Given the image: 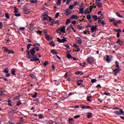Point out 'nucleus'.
I'll return each mask as SVG.
<instances>
[{
    "instance_id": "1",
    "label": "nucleus",
    "mask_w": 124,
    "mask_h": 124,
    "mask_svg": "<svg viewBox=\"0 0 124 124\" xmlns=\"http://www.w3.org/2000/svg\"><path fill=\"white\" fill-rule=\"evenodd\" d=\"M27 53V57L28 58L31 59L30 61L31 62H37L38 61L39 62H40V61H39V59L37 58V56L35 55L34 54L35 53V51L33 48L32 49L30 50V52L29 50H27L26 51Z\"/></svg>"
},
{
    "instance_id": "2",
    "label": "nucleus",
    "mask_w": 124,
    "mask_h": 124,
    "mask_svg": "<svg viewBox=\"0 0 124 124\" xmlns=\"http://www.w3.org/2000/svg\"><path fill=\"white\" fill-rule=\"evenodd\" d=\"M118 110H115L114 111L115 114L117 115H124V111H123L122 109L119 108Z\"/></svg>"
},
{
    "instance_id": "3",
    "label": "nucleus",
    "mask_w": 124,
    "mask_h": 124,
    "mask_svg": "<svg viewBox=\"0 0 124 124\" xmlns=\"http://www.w3.org/2000/svg\"><path fill=\"white\" fill-rule=\"evenodd\" d=\"M23 13L26 15H29L31 12L30 9H28L26 7H24L23 8Z\"/></svg>"
},
{
    "instance_id": "4",
    "label": "nucleus",
    "mask_w": 124,
    "mask_h": 124,
    "mask_svg": "<svg viewBox=\"0 0 124 124\" xmlns=\"http://www.w3.org/2000/svg\"><path fill=\"white\" fill-rule=\"evenodd\" d=\"M80 108L82 109H92V107L91 106H86L83 104L80 105Z\"/></svg>"
},
{
    "instance_id": "5",
    "label": "nucleus",
    "mask_w": 124,
    "mask_h": 124,
    "mask_svg": "<svg viewBox=\"0 0 124 124\" xmlns=\"http://www.w3.org/2000/svg\"><path fill=\"white\" fill-rule=\"evenodd\" d=\"M109 21L110 22H113V25L117 27H118V23L116 22V19L115 18H113L112 19L109 18Z\"/></svg>"
},
{
    "instance_id": "6",
    "label": "nucleus",
    "mask_w": 124,
    "mask_h": 124,
    "mask_svg": "<svg viewBox=\"0 0 124 124\" xmlns=\"http://www.w3.org/2000/svg\"><path fill=\"white\" fill-rule=\"evenodd\" d=\"M98 28H97V26L95 25L94 26V25H93L92 26L91 28V31L92 33L94 32L95 31H96V30H97Z\"/></svg>"
},
{
    "instance_id": "7",
    "label": "nucleus",
    "mask_w": 124,
    "mask_h": 124,
    "mask_svg": "<svg viewBox=\"0 0 124 124\" xmlns=\"http://www.w3.org/2000/svg\"><path fill=\"white\" fill-rule=\"evenodd\" d=\"M113 58V56L112 55H107V62H110L111 61H112V58Z\"/></svg>"
},
{
    "instance_id": "8",
    "label": "nucleus",
    "mask_w": 124,
    "mask_h": 124,
    "mask_svg": "<svg viewBox=\"0 0 124 124\" xmlns=\"http://www.w3.org/2000/svg\"><path fill=\"white\" fill-rule=\"evenodd\" d=\"M65 12H66V16H69L72 13V11L69 9L65 10Z\"/></svg>"
},
{
    "instance_id": "9",
    "label": "nucleus",
    "mask_w": 124,
    "mask_h": 124,
    "mask_svg": "<svg viewBox=\"0 0 124 124\" xmlns=\"http://www.w3.org/2000/svg\"><path fill=\"white\" fill-rule=\"evenodd\" d=\"M98 23L99 24H101L103 26H105V25H107V23H105V22L103 20H98Z\"/></svg>"
},
{
    "instance_id": "10",
    "label": "nucleus",
    "mask_w": 124,
    "mask_h": 124,
    "mask_svg": "<svg viewBox=\"0 0 124 124\" xmlns=\"http://www.w3.org/2000/svg\"><path fill=\"white\" fill-rule=\"evenodd\" d=\"M93 62V60L92 58H87V62L89 64L92 63Z\"/></svg>"
},
{
    "instance_id": "11",
    "label": "nucleus",
    "mask_w": 124,
    "mask_h": 124,
    "mask_svg": "<svg viewBox=\"0 0 124 124\" xmlns=\"http://www.w3.org/2000/svg\"><path fill=\"white\" fill-rule=\"evenodd\" d=\"M123 41H121V40L120 39H118V41L116 42V44H119L121 46H123Z\"/></svg>"
},
{
    "instance_id": "12",
    "label": "nucleus",
    "mask_w": 124,
    "mask_h": 124,
    "mask_svg": "<svg viewBox=\"0 0 124 124\" xmlns=\"http://www.w3.org/2000/svg\"><path fill=\"white\" fill-rule=\"evenodd\" d=\"M92 117H93V113L92 112H89L87 113V117L88 119L91 118Z\"/></svg>"
},
{
    "instance_id": "13",
    "label": "nucleus",
    "mask_w": 124,
    "mask_h": 124,
    "mask_svg": "<svg viewBox=\"0 0 124 124\" xmlns=\"http://www.w3.org/2000/svg\"><path fill=\"white\" fill-rule=\"evenodd\" d=\"M60 31H61V32H63L64 33H65V27L64 26L62 27V28H60Z\"/></svg>"
},
{
    "instance_id": "14",
    "label": "nucleus",
    "mask_w": 124,
    "mask_h": 124,
    "mask_svg": "<svg viewBox=\"0 0 124 124\" xmlns=\"http://www.w3.org/2000/svg\"><path fill=\"white\" fill-rule=\"evenodd\" d=\"M46 38L47 40L48 41H50L52 40L51 38L50 37V35H49L48 34H46Z\"/></svg>"
},
{
    "instance_id": "15",
    "label": "nucleus",
    "mask_w": 124,
    "mask_h": 124,
    "mask_svg": "<svg viewBox=\"0 0 124 124\" xmlns=\"http://www.w3.org/2000/svg\"><path fill=\"white\" fill-rule=\"evenodd\" d=\"M75 74L77 75H83L84 74L83 72L82 71H76L75 72Z\"/></svg>"
},
{
    "instance_id": "16",
    "label": "nucleus",
    "mask_w": 124,
    "mask_h": 124,
    "mask_svg": "<svg viewBox=\"0 0 124 124\" xmlns=\"http://www.w3.org/2000/svg\"><path fill=\"white\" fill-rule=\"evenodd\" d=\"M20 97H21V93H17L16 95V100H19Z\"/></svg>"
},
{
    "instance_id": "17",
    "label": "nucleus",
    "mask_w": 124,
    "mask_h": 124,
    "mask_svg": "<svg viewBox=\"0 0 124 124\" xmlns=\"http://www.w3.org/2000/svg\"><path fill=\"white\" fill-rule=\"evenodd\" d=\"M71 18L72 19H76V20H78V16H77V15H73L71 16Z\"/></svg>"
},
{
    "instance_id": "18",
    "label": "nucleus",
    "mask_w": 124,
    "mask_h": 124,
    "mask_svg": "<svg viewBox=\"0 0 124 124\" xmlns=\"http://www.w3.org/2000/svg\"><path fill=\"white\" fill-rule=\"evenodd\" d=\"M96 4L99 8H102L103 6V3L101 2H97Z\"/></svg>"
},
{
    "instance_id": "19",
    "label": "nucleus",
    "mask_w": 124,
    "mask_h": 124,
    "mask_svg": "<svg viewBox=\"0 0 124 124\" xmlns=\"http://www.w3.org/2000/svg\"><path fill=\"white\" fill-rule=\"evenodd\" d=\"M92 18L94 20V21H96L98 19L97 16V15L93 16Z\"/></svg>"
},
{
    "instance_id": "20",
    "label": "nucleus",
    "mask_w": 124,
    "mask_h": 124,
    "mask_svg": "<svg viewBox=\"0 0 124 124\" xmlns=\"http://www.w3.org/2000/svg\"><path fill=\"white\" fill-rule=\"evenodd\" d=\"M100 16L98 17V20H102V19H104V14H101Z\"/></svg>"
},
{
    "instance_id": "21",
    "label": "nucleus",
    "mask_w": 124,
    "mask_h": 124,
    "mask_svg": "<svg viewBox=\"0 0 124 124\" xmlns=\"http://www.w3.org/2000/svg\"><path fill=\"white\" fill-rule=\"evenodd\" d=\"M74 121L73 118H69V124H73Z\"/></svg>"
},
{
    "instance_id": "22",
    "label": "nucleus",
    "mask_w": 124,
    "mask_h": 124,
    "mask_svg": "<svg viewBox=\"0 0 124 124\" xmlns=\"http://www.w3.org/2000/svg\"><path fill=\"white\" fill-rule=\"evenodd\" d=\"M78 40L77 41V43L79 45H81L82 44V40L80 39V38H78Z\"/></svg>"
},
{
    "instance_id": "23",
    "label": "nucleus",
    "mask_w": 124,
    "mask_h": 124,
    "mask_svg": "<svg viewBox=\"0 0 124 124\" xmlns=\"http://www.w3.org/2000/svg\"><path fill=\"white\" fill-rule=\"evenodd\" d=\"M4 73H8L9 72V69L8 67H6L3 71Z\"/></svg>"
},
{
    "instance_id": "24",
    "label": "nucleus",
    "mask_w": 124,
    "mask_h": 124,
    "mask_svg": "<svg viewBox=\"0 0 124 124\" xmlns=\"http://www.w3.org/2000/svg\"><path fill=\"white\" fill-rule=\"evenodd\" d=\"M116 15L118 17H120V18H124V17L121 16L119 12H116Z\"/></svg>"
},
{
    "instance_id": "25",
    "label": "nucleus",
    "mask_w": 124,
    "mask_h": 124,
    "mask_svg": "<svg viewBox=\"0 0 124 124\" xmlns=\"http://www.w3.org/2000/svg\"><path fill=\"white\" fill-rule=\"evenodd\" d=\"M84 14L85 15L90 14V12L89 11V8L86 9V10L84 11Z\"/></svg>"
},
{
    "instance_id": "26",
    "label": "nucleus",
    "mask_w": 124,
    "mask_h": 124,
    "mask_svg": "<svg viewBox=\"0 0 124 124\" xmlns=\"http://www.w3.org/2000/svg\"><path fill=\"white\" fill-rule=\"evenodd\" d=\"M51 53H52L53 55H55V54H58V53H57L55 50L54 49H52L51 50Z\"/></svg>"
},
{
    "instance_id": "27",
    "label": "nucleus",
    "mask_w": 124,
    "mask_h": 124,
    "mask_svg": "<svg viewBox=\"0 0 124 124\" xmlns=\"http://www.w3.org/2000/svg\"><path fill=\"white\" fill-rule=\"evenodd\" d=\"M121 71V69L119 68H115V69L113 71V72H116V73H118L119 72H120Z\"/></svg>"
},
{
    "instance_id": "28",
    "label": "nucleus",
    "mask_w": 124,
    "mask_h": 124,
    "mask_svg": "<svg viewBox=\"0 0 124 124\" xmlns=\"http://www.w3.org/2000/svg\"><path fill=\"white\" fill-rule=\"evenodd\" d=\"M79 12L81 14H84V8H80Z\"/></svg>"
},
{
    "instance_id": "29",
    "label": "nucleus",
    "mask_w": 124,
    "mask_h": 124,
    "mask_svg": "<svg viewBox=\"0 0 124 124\" xmlns=\"http://www.w3.org/2000/svg\"><path fill=\"white\" fill-rule=\"evenodd\" d=\"M77 28L79 30H82L83 29V27L82 26H80V25H77Z\"/></svg>"
},
{
    "instance_id": "30",
    "label": "nucleus",
    "mask_w": 124,
    "mask_h": 124,
    "mask_svg": "<svg viewBox=\"0 0 124 124\" xmlns=\"http://www.w3.org/2000/svg\"><path fill=\"white\" fill-rule=\"evenodd\" d=\"M17 103L16 104V106H17V107H19L21 105V100H19V101H17Z\"/></svg>"
},
{
    "instance_id": "31",
    "label": "nucleus",
    "mask_w": 124,
    "mask_h": 124,
    "mask_svg": "<svg viewBox=\"0 0 124 124\" xmlns=\"http://www.w3.org/2000/svg\"><path fill=\"white\" fill-rule=\"evenodd\" d=\"M49 43H50V45L52 46L53 47H54L55 46V43H54V42H53V41H52L51 42H50Z\"/></svg>"
},
{
    "instance_id": "32",
    "label": "nucleus",
    "mask_w": 124,
    "mask_h": 124,
    "mask_svg": "<svg viewBox=\"0 0 124 124\" xmlns=\"http://www.w3.org/2000/svg\"><path fill=\"white\" fill-rule=\"evenodd\" d=\"M67 58H68V59H72L73 57L72 56V55L71 54H70L69 53H68V54H67Z\"/></svg>"
},
{
    "instance_id": "33",
    "label": "nucleus",
    "mask_w": 124,
    "mask_h": 124,
    "mask_svg": "<svg viewBox=\"0 0 124 124\" xmlns=\"http://www.w3.org/2000/svg\"><path fill=\"white\" fill-rule=\"evenodd\" d=\"M57 4L58 6H60L61 5L62 0H57Z\"/></svg>"
},
{
    "instance_id": "34",
    "label": "nucleus",
    "mask_w": 124,
    "mask_h": 124,
    "mask_svg": "<svg viewBox=\"0 0 124 124\" xmlns=\"http://www.w3.org/2000/svg\"><path fill=\"white\" fill-rule=\"evenodd\" d=\"M80 117H81L80 115H76V116H74V119H78V118H80Z\"/></svg>"
},
{
    "instance_id": "35",
    "label": "nucleus",
    "mask_w": 124,
    "mask_h": 124,
    "mask_svg": "<svg viewBox=\"0 0 124 124\" xmlns=\"http://www.w3.org/2000/svg\"><path fill=\"white\" fill-rule=\"evenodd\" d=\"M86 18L88 20H91L92 19V16L90 15H88L86 16Z\"/></svg>"
},
{
    "instance_id": "36",
    "label": "nucleus",
    "mask_w": 124,
    "mask_h": 124,
    "mask_svg": "<svg viewBox=\"0 0 124 124\" xmlns=\"http://www.w3.org/2000/svg\"><path fill=\"white\" fill-rule=\"evenodd\" d=\"M92 98V96H87V101L88 102H91L92 100L90 98Z\"/></svg>"
},
{
    "instance_id": "37",
    "label": "nucleus",
    "mask_w": 124,
    "mask_h": 124,
    "mask_svg": "<svg viewBox=\"0 0 124 124\" xmlns=\"http://www.w3.org/2000/svg\"><path fill=\"white\" fill-rule=\"evenodd\" d=\"M74 5H70L69 6V9L70 10H73L74 9Z\"/></svg>"
},
{
    "instance_id": "38",
    "label": "nucleus",
    "mask_w": 124,
    "mask_h": 124,
    "mask_svg": "<svg viewBox=\"0 0 124 124\" xmlns=\"http://www.w3.org/2000/svg\"><path fill=\"white\" fill-rule=\"evenodd\" d=\"M78 4H79L78 2V1H74V4H73V6H76L77 5H78Z\"/></svg>"
},
{
    "instance_id": "39",
    "label": "nucleus",
    "mask_w": 124,
    "mask_h": 124,
    "mask_svg": "<svg viewBox=\"0 0 124 124\" xmlns=\"http://www.w3.org/2000/svg\"><path fill=\"white\" fill-rule=\"evenodd\" d=\"M31 46H32V45H31V44H28V45H27V49L29 50L30 48V47Z\"/></svg>"
},
{
    "instance_id": "40",
    "label": "nucleus",
    "mask_w": 124,
    "mask_h": 124,
    "mask_svg": "<svg viewBox=\"0 0 124 124\" xmlns=\"http://www.w3.org/2000/svg\"><path fill=\"white\" fill-rule=\"evenodd\" d=\"M70 23V20L69 19H67V21H66V25H68Z\"/></svg>"
},
{
    "instance_id": "41",
    "label": "nucleus",
    "mask_w": 124,
    "mask_h": 124,
    "mask_svg": "<svg viewBox=\"0 0 124 124\" xmlns=\"http://www.w3.org/2000/svg\"><path fill=\"white\" fill-rule=\"evenodd\" d=\"M12 74L13 75H16V74H15V69H12Z\"/></svg>"
},
{
    "instance_id": "42",
    "label": "nucleus",
    "mask_w": 124,
    "mask_h": 124,
    "mask_svg": "<svg viewBox=\"0 0 124 124\" xmlns=\"http://www.w3.org/2000/svg\"><path fill=\"white\" fill-rule=\"evenodd\" d=\"M31 3L36 4L37 3V0H31Z\"/></svg>"
},
{
    "instance_id": "43",
    "label": "nucleus",
    "mask_w": 124,
    "mask_h": 124,
    "mask_svg": "<svg viewBox=\"0 0 124 124\" xmlns=\"http://www.w3.org/2000/svg\"><path fill=\"white\" fill-rule=\"evenodd\" d=\"M39 118H41V119H44V116L42 114H40L39 115Z\"/></svg>"
},
{
    "instance_id": "44",
    "label": "nucleus",
    "mask_w": 124,
    "mask_h": 124,
    "mask_svg": "<svg viewBox=\"0 0 124 124\" xmlns=\"http://www.w3.org/2000/svg\"><path fill=\"white\" fill-rule=\"evenodd\" d=\"M72 25L70 24L69 26H68V28H67V30L69 31L70 29H71L72 28Z\"/></svg>"
},
{
    "instance_id": "45",
    "label": "nucleus",
    "mask_w": 124,
    "mask_h": 124,
    "mask_svg": "<svg viewBox=\"0 0 124 124\" xmlns=\"http://www.w3.org/2000/svg\"><path fill=\"white\" fill-rule=\"evenodd\" d=\"M115 66L116 67L119 68V62H118V61L115 62Z\"/></svg>"
},
{
    "instance_id": "46",
    "label": "nucleus",
    "mask_w": 124,
    "mask_h": 124,
    "mask_svg": "<svg viewBox=\"0 0 124 124\" xmlns=\"http://www.w3.org/2000/svg\"><path fill=\"white\" fill-rule=\"evenodd\" d=\"M64 46H65V47H67V48L70 49V46H69V45H68V44H66V45H65Z\"/></svg>"
},
{
    "instance_id": "47",
    "label": "nucleus",
    "mask_w": 124,
    "mask_h": 124,
    "mask_svg": "<svg viewBox=\"0 0 124 124\" xmlns=\"http://www.w3.org/2000/svg\"><path fill=\"white\" fill-rule=\"evenodd\" d=\"M104 94L106 96H110V93L105 92L104 93Z\"/></svg>"
},
{
    "instance_id": "48",
    "label": "nucleus",
    "mask_w": 124,
    "mask_h": 124,
    "mask_svg": "<svg viewBox=\"0 0 124 124\" xmlns=\"http://www.w3.org/2000/svg\"><path fill=\"white\" fill-rule=\"evenodd\" d=\"M49 64V62L48 61H46L44 63V66H46V65H47Z\"/></svg>"
},
{
    "instance_id": "49",
    "label": "nucleus",
    "mask_w": 124,
    "mask_h": 124,
    "mask_svg": "<svg viewBox=\"0 0 124 124\" xmlns=\"http://www.w3.org/2000/svg\"><path fill=\"white\" fill-rule=\"evenodd\" d=\"M97 81V80L96 79H93L91 80V82L92 83H95Z\"/></svg>"
},
{
    "instance_id": "50",
    "label": "nucleus",
    "mask_w": 124,
    "mask_h": 124,
    "mask_svg": "<svg viewBox=\"0 0 124 124\" xmlns=\"http://www.w3.org/2000/svg\"><path fill=\"white\" fill-rule=\"evenodd\" d=\"M37 96V93L36 92H35L34 93V94L32 96V98H35Z\"/></svg>"
},
{
    "instance_id": "51",
    "label": "nucleus",
    "mask_w": 124,
    "mask_h": 124,
    "mask_svg": "<svg viewBox=\"0 0 124 124\" xmlns=\"http://www.w3.org/2000/svg\"><path fill=\"white\" fill-rule=\"evenodd\" d=\"M33 48H34V50L35 49L37 51H39V48L37 46H35V47H33Z\"/></svg>"
},
{
    "instance_id": "52",
    "label": "nucleus",
    "mask_w": 124,
    "mask_h": 124,
    "mask_svg": "<svg viewBox=\"0 0 124 124\" xmlns=\"http://www.w3.org/2000/svg\"><path fill=\"white\" fill-rule=\"evenodd\" d=\"M59 16H60V13H57L55 15V18H58Z\"/></svg>"
},
{
    "instance_id": "53",
    "label": "nucleus",
    "mask_w": 124,
    "mask_h": 124,
    "mask_svg": "<svg viewBox=\"0 0 124 124\" xmlns=\"http://www.w3.org/2000/svg\"><path fill=\"white\" fill-rule=\"evenodd\" d=\"M5 17H6V18H7V19H9V18H10L9 15H8V14H7V13H6Z\"/></svg>"
},
{
    "instance_id": "54",
    "label": "nucleus",
    "mask_w": 124,
    "mask_h": 124,
    "mask_svg": "<svg viewBox=\"0 0 124 124\" xmlns=\"http://www.w3.org/2000/svg\"><path fill=\"white\" fill-rule=\"evenodd\" d=\"M15 53V52L14 50H10L9 54H14Z\"/></svg>"
},
{
    "instance_id": "55",
    "label": "nucleus",
    "mask_w": 124,
    "mask_h": 124,
    "mask_svg": "<svg viewBox=\"0 0 124 124\" xmlns=\"http://www.w3.org/2000/svg\"><path fill=\"white\" fill-rule=\"evenodd\" d=\"M44 20L46 21L49 20V19H48V17H45V16L43 18V21H44Z\"/></svg>"
},
{
    "instance_id": "56",
    "label": "nucleus",
    "mask_w": 124,
    "mask_h": 124,
    "mask_svg": "<svg viewBox=\"0 0 124 124\" xmlns=\"http://www.w3.org/2000/svg\"><path fill=\"white\" fill-rule=\"evenodd\" d=\"M116 22H117V23L118 24H122V22L121 21V20L116 21Z\"/></svg>"
},
{
    "instance_id": "57",
    "label": "nucleus",
    "mask_w": 124,
    "mask_h": 124,
    "mask_svg": "<svg viewBox=\"0 0 124 124\" xmlns=\"http://www.w3.org/2000/svg\"><path fill=\"white\" fill-rule=\"evenodd\" d=\"M67 40H66V39H62V43H64V42H67Z\"/></svg>"
},
{
    "instance_id": "58",
    "label": "nucleus",
    "mask_w": 124,
    "mask_h": 124,
    "mask_svg": "<svg viewBox=\"0 0 124 124\" xmlns=\"http://www.w3.org/2000/svg\"><path fill=\"white\" fill-rule=\"evenodd\" d=\"M14 10H15V11H14V15H15V16H16V7H14Z\"/></svg>"
},
{
    "instance_id": "59",
    "label": "nucleus",
    "mask_w": 124,
    "mask_h": 124,
    "mask_svg": "<svg viewBox=\"0 0 124 124\" xmlns=\"http://www.w3.org/2000/svg\"><path fill=\"white\" fill-rule=\"evenodd\" d=\"M122 32V30L121 29H118L117 30V33H121Z\"/></svg>"
},
{
    "instance_id": "60",
    "label": "nucleus",
    "mask_w": 124,
    "mask_h": 124,
    "mask_svg": "<svg viewBox=\"0 0 124 124\" xmlns=\"http://www.w3.org/2000/svg\"><path fill=\"white\" fill-rule=\"evenodd\" d=\"M57 39H58V42H59V43H62V40L60 39V38H57Z\"/></svg>"
},
{
    "instance_id": "61",
    "label": "nucleus",
    "mask_w": 124,
    "mask_h": 124,
    "mask_svg": "<svg viewBox=\"0 0 124 124\" xmlns=\"http://www.w3.org/2000/svg\"><path fill=\"white\" fill-rule=\"evenodd\" d=\"M16 17L21 16V13H16Z\"/></svg>"
},
{
    "instance_id": "62",
    "label": "nucleus",
    "mask_w": 124,
    "mask_h": 124,
    "mask_svg": "<svg viewBox=\"0 0 124 124\" xmlns=\"http://www.w3.org/2000/svg\"><path fill=\"white\" fill-rule=\"evenodd\" d=\"M43 32L45 33V34H47V31L46 30H43Z\"/></svg>"
},
{
    "instance_id": "63",
    "label": "nucleus",
    "mask_w": 124,
    "mask_h": 124,
    "mask_svg": "<svg viewBox=\"0 0 124 124\" xmlns=\"http://www.w3.org/2000/svg\"><path fill=\"white\" fill-rule=\"evenodd\" d=\"M52 69L53 71H54L55 69V66L54 64L52 65Z\"/></svg>"
},
{
    "instance_id": "64",
    "label": "nucleus",
    "mask_w": 124,
    "mask_h": 124,
    "mask_svg": "<svg viewBox=\"0 0 124 124\" xmlns=\"http://www.w3.org/2000/svg\"><path fill=\"white\" fill-rule=\"evenodd\" d=\"M68 74V72H67V73H66V74H65V76H64V77H65V78H67Z\"/></svg>"
}]
</instances>
